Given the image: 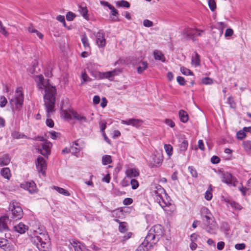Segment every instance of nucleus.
Masks as SVG:
<instances>
[{"label":"nucleus","instance_id":"f257e3e1","mask_svg":"<svg viewBox=\"0 0 251 251\" xmlns=\"http://www.w3.org/2000/svg\"><path fill=\"white\" fill-rule=\"evenodd\" d=\"M33 78L36 83L38 90L42 92L44 91V105L47 112V116L49 118L50 113L54 110L56 88L51 86L50 83L49 79H45L42 75H34Z\"/></svg>","mask_w":251,"mask_h":251},{"label":"nucleus","instance_id":"f03ea898","mask_svg":"<svg viewBox=\"0 0 251 251\" xmlns=\"http://www.w3.org/2000/svg\"><path fill=\"white\" fill-rule=\"evenodd\" d=\"M163 227L161 225H155L153 226L136 251H148L151 250L159 241L163 235Z\"/></svg>","mask_w":251,"mask_h":251},{"label":"nucleus","instance_id":"7ed1b4c3","mask_svg":"<svg viewBox=\"0 0 251 251\" xmlns=\"http://www.w3.org/2000/svg\"><path fill=\"white\" fill-rule=\"evenodd\" d=\"M200 213L206 231L211 234H216L217 225L210 211L206 207L203 206L201 208Z\"/></svg>","mask_w":251,"mask_h":251},{"label":"nucleus","instance_id":"20e7f679","mask_svg":"<svg viewBox=\"0 0 251 251\" xmlns=\"http://www.w3.org/2000/svg\"><path fill=\"white\" fill-rule=\"evenodd\" d=\"M151 194L155 201L163 208L171 205L170 197L167 195L165 189L160 185H155L152 188Z\"/></svg>","mask_w":251,"mask_h":251},{"label":"nucleus","instance_id":"39448f33","mask_svg":"<svg viewBox=\"0 0 251 251\" xmlns=\"http://www.w3.org/2000/svg\"><path fill=\"white\" fill-rule=\"evenodd\" d=\"M35 231V233L31 237V242L36 246L40 251H50V244L49 236L47 234Z\"/></svg>","mask_w":251,"mask_h":251},{"label":"nucleus","instance_id":"423d86ee","mask_svg":"<svg viewBox=\"0 0 251 251\" xmlns=\"http://www.w3.org/2000/svg\"><path fill=\"white\" fill-rule=\"evenodd\" d=\"M24 96L22 87H18L12 99L9 100V103L12 106H15L16 110H19L23 104Z\"/></svg>","mask_w":251,"mask_h":251},{"label":"nucleus","instance_id":"0eeeda50","mask_svg":"<svg viewBox=\"0 0 251 251\" xmlns=\"http://www.w3.org/2000/svg\"><path fill=\"white\" fill-rule=\"evenodd\" d=\"M90 73L92 75L94 76L96 78H99L100 79H110V78L114 77L115 75H118L119 73H121V71L120 69H115L112 71L103 73L90 71Z\"/></svg>","mask_w":251,"mask_h":251},{"label":"nucleus","instance_id":"6e6552de","mask_svg":"<svg viewBox=\"0 0 251 251\" xmlns=\"http://www.w3.org/2000/svg\"><path fill=\"white\" fill-rule=\"evenodd\" d=\"M221 181L229 187H236L238 182L235 176L227 172L222 174Z\"/></svg>","mask_w":251,"mask_h":251},{"label":"nucleus","instance_id":"1a4fd4ad","mask_svg":"<svg viewBox=\"0 0 251 251\" xmlns=\"http://www.w3.org/2000/svg\"><path fill=\"white\" fill-rule=\"evenodd\" d=\"M35 164L38 173L41 174L43 176H45L47 165L44 158L42 156H39L37 158Z\"/></svg>","mask_w":251,"mask_h":251},{"label":"nucleus","instance_id":"9d476101","mask_svg":"<svg viewBox=\"0 0 251 251\" xmlns=\"http://www.w3.org/2000/svg\"><path fill=\"white\" fill-rule=\"evenodd\" d=\"M42 149L38 148V151L43 155L48 158V156L50 154V149L52 147V143L48 140H46L41 145Z\"/></svg>","mask_w":251,"mask_h":251},{"label":"nucleus","instance_id":"9b49d317","mask_svg":"<svg viewBox=\"0 0 251 251\" xmlns=\"http://www.w3.org/2000/svg\"><path fill=\"white\" fill-rule=\"evenodd\" d=\"M104 34V32L102 30H99L95 34L96 44L99 48H103L106 45Z\"/></svg>","mask_w":251,"mask_h":251},{"label":"nucleus","instance_id":"f8f14e48","mask_svg":"<svg viewBox=\"0 0 251 251\" xmlns=\"http://www.w3.org/2000/svg\"><path fill=\"white\" fill-rule=\"evenodd\" d=\"M23 215V210L20 206H14L11 209V220L16 221L21 219Z\"/></svg>","mask_w":251,"mask_h":251},{"label":"nucleus","instance_id":"ddd939ff","mask_svg":"<svg viewBox=\"0 0 251 251\" xmlns=\"http://www.w3.org/2000/svg\"><path fill=\"white\" fill-rule=\"evenodd\" d=\"M10 222L9 217L6 215L0 217V232H6L10 230L8 223Z\"/></svg>","mask_w":251,"mask_h":251},{"label":"nucleus","instance_id":"4468645a","mask_svg":"<svg viewBox=\"0 0 251 251\" xmlns=\"http://www.w3.org/2000/svg\"><path fill=\"white\" fill-rule=\"evenodd\" d=\"M143 121L140 119L135 118L129 119L126 120H121V124L128 126H132L136 128L140 127L143 124Z\"/></svg>","mask_w":251,"mask_h":251},{"label":"nucleus","instance_id":"2eb2a0df","mask_svg":"<svg viewBox=\"0 0 251 251\" xmlns=\"http://www.w3.org/2000/svg\"><path fill=\"white\" fill-rule=\"evenodd\" d=\"M21 187L28 191L30 194H33L36 189L35 183L33 181L24 182L21 184Z\"/></svg>","mask_w":251,"mask_h":251},{"label":"nucleus","instance_id":"dca6fc26","mask_svg":"<svg viewBox=\"0 0 251 251\" xmlns=\"http://www.w3.org/2000/svg\"><path fill=\"white\" fill-rule=\"evenodd\" d=\"M70 149L73 154L77 157H79V153L82 150V147H80L77 141H75L72 143Z\"/></svg>","mask_w":251,"mask_h":251},{"label":"nucleus","instance_id":"f3484780","mask_svg":"<svg viewBox=\"0 0 251 251\" xmlns=\"http://www.w3.org/2000/svg\"><path fill=\"white\" fill-rule=\"evenodd\" d=\"M126 177L129 178H133L138 176L140 175V171L137 168H128L126 171Z\"/></svg>","mask_w":251,"mask_h":251},{"label":"nucleus","instance_id":"a211bd4d","mask_svg":"<svg viewBox=\"0 0 251 251\" xmlns=\"http://www.w3.org/2000/svg\"><path fill=\"white\" fill-rule=\"evenodd\" d=\"M15 231L20 233L23 234L28 230V226L24 223L20 222L18 224L15 225L13 227Z\"/></svg>","mask_w":251,"mask_h":251},{"label":"nucleus","instance_id":"6ab92c4d","mask_svg":"<svg viewBox=\"0 0 251 251\" xmlns=\"http://www.w3.org/2000/svg\"><path fill=\"white\" fill-rule=\"evenodd\" d=\"M195 29L194 28L186 27L183 31V36L188 40H194V32Z\"/></svg>","mask_w":251,"mask_h":251},{"label":"nucleus","instance_id":"aec40b11","mask_svg":"<svg viewBox=\"0 0 251 251\" xmlns=\"http://www.w3.org/2000/svg\"><path fill=\"white\" fill-rule=\"evenodd\" d=\"M200 56L197 52H194L192 54L191 64L195 67H197L200 65Z\"/></svg>","mask_w":251,"mask_h":251},{"label":"nucleus","instance_id":"412c9836","mask_svg":"<svg viewBox=\"0 0 251 251\" xmlns=\"http://www.w3.org/2000/svg\"><path fill=\"white\" fill-rule=\"evenodd\" d=\"M188 147V142L186 140H183L181 143L178 145V153L185 155V151Z\"/></svg>","mask_w":251,"mask_h":251},{"label":"nucleus","instance_id":"4be33fe9","mask_svg":"<svg viewBox=\"0 0 251 251\" xmlns=\"http://www.w3.org/2000/svg\"><path fill=\"white\" fill-rule=\"evenodd\" d=\"M153 166L155 167H159L162 163V156L158 155L153 154L152 155Z\"/></svg>","mask_w":251,"mask_h":251},{"label":"nucleus","instance_id":"5701e85b","mask_svg":"<svg viewBox=\"0 0 251 251\" xmlns=\"http://www.w3.org/2000/svg\"><path fill=\"white\" fill-rule=\"evenodd\" d=\"M10 158L8 154H4L0 155V166H7L10 162Z\"/></svg>","mask_w":251,"mask_h":251},{"label":"nucleus","instance_id":"b1692460","mask_svg":"<svg viewBox=\"0 0 251 251\" xmlns=\"http://www.w3.org/2000/svg\"><path fill=\"white\" fill-rule=\"evenodd\" d=\"M247 187L242 186L239 187V190L241 192L243 196H246L247 193H249L251 190V177L247 182Z\"/></svg>","mask_w":251,"mask_h":251},{"label":"nucleus","instance_id":"393cba45","mask_svg":"<svg viewBox=\"0 0 251 251\" xmlns=\"http://www.w3.org/2000/svg\"><path fill=\"white\" fill-rule=\"evenodd\" d=\"M75 111L73 110H64L62 112V115L66 120L74 119Z\"/></svg>","mask_w":251,"mask_h":251},{"label":"nucleus","instance_id":"a878e982","mask_svg":"<svg viewBox=\"0 0 251 251\" xmlns=\"http://www.w3.org/2000/svg\"><path fill=\"white\" fill-rule=\"evenodd\" d=\"M153 55L154 59L156 60L161 61L162 62H165L166 61L165 57L164 54L158 50H155L153 51Z\"/></svg>","mask_w":251,"mask_h":251},{"label":"nucleus","instance_id":"bb28decb","mask_svg":"<svg viewBox=\"0 0 251 251\" xmlns=\"http://www.w3.org/2000/svg\"><path fill=\"white\" fill-rule=\"evenodd\" d=\"M68 247L70 250L74 249L75 251H83L81 245H80V243L75 241L72 242H70Z\"/></svg>","mask_w":251,"mask_h":251},{"label":"nucleus","instance_id":"cd10ccee","mask_svg":"<svg viewBox=\"0 0 251 251\" xmlns=\"http://www.w3.org/2000/svg\"><path fill=\"white\" fill-rule=\"evenodd\" d=\"M180 120L181 122L185 123L189 119L187 113L184 110H180L178 113Z\"/></svg>","mask_w":251,"mask_h":251},{"label":"nucleus","instance_id":"c85d7f7f","mask_svg":"<svg viewBox=\"0 0 251 251\" xmlns=\"http://www.w3.org/2000/svg\"><path fill=\"white\" fill-rule=\"evenodd\" d=\"M78 11L82 16L85 19L88 20L89 16L88 15V9L86 6L80 5L78 7Z\"/></svg>","mask_w":251,"mask_h":251},{"label":"nucleus","instance_id":"c756f323","mask_svg":"<svg viewBox=\"0 0 251 251\" xmlns=\"http://www.w3.org/2000/svg\"><path fill=\"white\" fill-rule=\"evenodd\" d=\"M52 189L56 190L59 194H62L64 196H70V192L68 190H67L65 189H63L62 188H61V187H59L58 186H53Z\"/></svg>","mask_w":251,"mask_h":251},{"label":"nucleus","instance_id":"7c9ffc66","mask_svg":"<svg viewBox=\"0 0 251 251\" xmlns=\"http://www.w3.org/2000/svg\"><path fill=\"white\" fill-rule=\"evenodd\" d=\"M1 175L5 178L9 179L11 177L10 170L8 168H3L0 171Z\"/></svg>","mask_w":251,"mask_h":251},{"label":"nucleus","instance_id":"2f4dec72","mask_svg":"<svg viewBox=\"0 0 251 251\" xmlns=\"http://www.w3.org/2000/svg\"><path fill=\"white\" fill-rule=\"evenodd\" d=\"M1 249L4 251H15L14 246L9 241H8V243H5Z\"/></svg>","mask_w":251,"mask_h":251},{"label":"nucleus","instance_id":"473e14b6","mask_svg":"<svg viewBox=\"0 0 251 251\" xmlns=\"http://www.w3.org/2000/svg\"><path fill=\"white\" fill-rule=\"evenodd\" d=\"M81 42L83 44L84 47L85 48V49L86 50L90 49L88 39L87 36L86 35V34H84L81 36Z\"/></svg>","mask_w":251,"mask_h":251},{"label":"nucleus","instance_id":"72a5a7b5","mask_svg":"<svg viewBox=\"0 0 251 251\" xmlns=\"http://www.w3.org/2000/svg\"><path fill=\"white\" fill-rule=\"evenodd\" d=\"M212 187L211 185H210L208 188V189L206 190L204 194V198L207 201H210L212 199L213 196L212 194Z\"/></svg>","mask_w":251,"mask_h":251},{"label":"nucleus","instance_id":"f704fd0d","mask_svg":"<svg viewBox=\"0 0 251 251\" xmlns=\"http://www.w3.org/2000/svg\"><path fill=\"white\" fill-rule=\"evenodd\" d=\"M142 66H140L137 68V72L141 74L143 71L148 68V64L147 61H142L141 62Z\"/></svg>","mask_w":251,"mask_h":251},{"label":"nucleus","instance_id":"c9c22d12","mask_svg":"<svg viewBox=\"0 0 251 251\" xmlns=\"http://www.w3.org/2000/svg\"><path fill=\"white\" fill-rule=\"evenodd\" d=\"M112 162L111 156L109 155H105L102 157V163L103 165H106Z\"/></svg>","mask_w":251,"mask_h":251},{"label":"nucleus","instance_id":"e433bc0d","mask_svg":"<svg viewBox=\"0 0 251 251\" xmlns=\"http://www.w3.org/2000/svg\"><path fill=\"white\" fill-rule=\"evenodd\" d=\"M109 9L111 10L110 15L114 16L116 17V18H113L112 19V21H118V15H119L118 10L116 9H115V8L113 5L110 6Z\"/></svg>","mask_w":251,"mask_h":251},{"label":"nucleus","instance_id":"4c0bfd02","mask_svg":"<svg viewBox=\"0 0 251 251\" xmlns=\"http://www.w3.org/2000/svg\"><path fill=\"white\" fill-rule=\"evenodd\" d=\"M242 146L246 151H251V141L246 140L243 142Z\"/></svg>","mask_w":251,"mask_h":251},{"label":"nucleus","instance_id":"58836bf2","mask_svg":"<svg viewBox=\"0 0 251 251\" xmlns=\"http://www.w3.org/2000/svg\"><path fill=\"white\" fill-rule=\"evenodd\" d=\"M119 230L121 233H125L127 230L126 223L120 222L119 226Z\"/></svg>","mask_w":251,"mask_h":251},{"label":"nucleus","instance_id":"ea45409f","mask_svg":"<svg viewBox=\"0 0 251 251\" xmlns=\"http://www.w3.org/2000/svg\"><path fill=\"white\" fill-rule=\"evenodd\" d=\"M164 150L167 155L170 157L173 154V147L170 144H165Z\"/></svg>","mask_w":251,"mask_h":251},{"label":"nucleus","instance_id":"a19ab883","mask_svg":"<svg viewBox=\"0 0 251 251\" xmlns=\"http://www.w3.org/2000/svg\"><path fill=\"white\" fill-rule=\"evenodd\" d=\"M180 72L182 74L185 75H194L193 72L189 69L184 67H181L180 68Z\"/></svg>","mask_w":251,"mask_h":251},{"label":"nucleus","instance_id":"79ce46f5","mask_svg":"<svg viewBox=\"0 0 251 251\" xmlns=\"http://www.w3.org/2000/svg\"><path fill=\"white\" fill-rule=\"evenodd\" d=\"M221 229L222 231L224 232L226 234H227L230 229V227L227 223L223 222L221 224Z\"/></svg>","mask_w":251,"mask_h":251},{"label":"nucleus","instance_id":"37998d69","mask_svg":"<svg viewBox=\"0 0 251 251\" xmlns=\"http://www.w3.org/2000/svg\"><path fill=\"white\" fill-rule=\"evenodd\" d=\"M74 119H76L81 122H87V119L85 117L81 116L75 112V113H74Z\"/></svg>","mask_w":251,"mask_h":251},{"label":"nucleus","instance_id":"c03bdc74","mask_svg":"<svg viewBox=\"0 0 251 251\" xmlns=\"http://www.w3.org/2000/svg\"><path fill=\"white\" fill-rule=\"evenodd\" d=\"M12 136L15 139H22V138H27V136L24 134L20 133L19 132L15 131L12 133Z\"/></svg>","mask_w":251,"mask_h":251},{"label":"nucleus","instance_id":"a18cd8bd","mask_svg":"<svg viewBox=\"0 0 251 251\" xmlns=\"http://www.w3.org/2000/svg\"><path fill=\"white\" fill-rule=\"evenodd\" d=\"M246 131L244 130V128L243 130H240L237 132L236 134V137L238 139L242 140L245 138L246 136Z\"/></svg>","mask_w":251,"mask_h":251},{"label":"nucleus","instance_id":"49530a36","mask_svg":"<svg viewBox=\"0 0 251 251\" xmlns=\"http://www.w3.org/2000/svg\"><path fill=\"white\" fill-rule=\"evenodd\" d=\"M188 171L191 174V176L194 177H197L198 173L196 169L193 166H189L188 168Z\"/></svg>","mask_w":251,"mask_h":251},{"label":"nucleus","instance_id":"de8ad7c7","mask_svg":"<svg viewBox=\"0 0 251 251\" xmlns=\"http://www.w3.org/2000/svg\"><path fill=\"white\" fill-rule=\"evenodd\" d=\"M81 84L87 82V81H90L91 78L88 76L86 72L82 73L81 76Z\"/></svg>","mask_w":251,"mask_h":251},{"label":"nucleus","instance_id":"09e8293b","mask_svg":"<svg viewBox=\"0 0 251 251\" xmlns=\"http://www.w3.org/2000/svg\"><path fill=\"white\" fill-rule=\"evenodd\" d=\"M201 82L203 84L209 85L213 83V79L209 77H205L201 79Z\"/></svg>","mask_w":251,"mask_h":251},{"label":"nucleus","instance_id":"8fccbe9b","mask_svg":"<svg viewBox=\"0 0 251 251\" xmlns=\"http://www.w3.org/2000/svg\"><path fill=\"white\" fill-rule=\"evenodd\" d=\"M130 184L131 185L132 189L134 190L136 189L139 187L138 181L134 178H132L131 179Z\"/></svg>","mask_w":251,"mask_h":251},{"label":"nucleus","instance_id":"3c124183","mask_svg":"<svg viewBox=\"0 0 251 251\" xmlns=\"http://www.w3.org/2000/svg\"><path fill=\"white\" fill-rule=\"evenodd\" d=\"M7 103V100L4 96L0 97V107L3 108L5 106Z\"/></svg>","mask_w":251,"mask_h":251},{"label":"nucleus","instance_id":"603ef678","mask_svg":"<svg viewBox=\"0 0 251 251\" xmlns=\"http://www.w3.org/2000/svg\"><path fill=\"white\" fill-rule=\"evenodd\" d=\"M0 32L6 37L8 36L9 35L8 32L6 30L5 27H4L3 26L2 24L0 21Z\"/></svg>","mask_w":251,"mask_h":251},{"label":"nucleus","instance_id":"864d4df0","mask_svg":"<svg viewBox=\"0 0 251 251\" xmlns=\"http://www.w3.org/2000/svg\"><path fill=\"white\" fill-rule=\"evenodd\" d=\"M176 80L178 83L181 86H184L185 85L186 81L183 77L178 76L176 78Z\"/></svg>","mask_w":251,"mask_h":251},{"label":"nucleus","instance_id":"5fc2aeb1","mask_svg":"<svg viewBox=\"0 0 251 251\" xmlns=\"http://www.w3.org/2000/svg\"><path fill=\"white\" fill-rule=\"evenodd\" d=\"M119 5L121 7H124L126 8H129L130 7L129 3L125 0H121L119 2Z\"/></svg>","mask_w":251,"mask_h":251},{"label":"nucleus","instance_id":"6e6d98bb","mask_svg":"<svg viewBox=\"0 0 251 251\" xmlns=\"http://www.w3.org/2000/svg\"><path fill=\"white\" fill-rule=\"evenodd\" d=\"M208 5L210 9L212 11H214L216 8V2L214 0H208Z\"/></svg>","mask_w":251,"mask_h":251},{"label":"nucleus","instance_id":"4d7b16f0","mask_svg":"<svg viewBox=\"0 0 251 251\" xmlns=\"http://www.w3.org/2000/svg\"><path fill=\"white\" fill-rule=\"evenodd\" d=\"M66 19L67 21H72L74 20L75 15L74 13L71 12H68L66 14Z\"/></svg>","mask_w":251,"mask_h":251},{"label":"nucleus","instance_id":"13d9d810","mask_svg":"<svg viewBox=\"0 0 251 251\" xmlns=\"http://www.w3.org/2000/svg\"><path fill=\"white\" fill-rule=\"evenodd\" d=\"M49 133L50 135L51 138L53 140H55L57 138H59V136L60 135V134L59 133L55 131H51Z\"/></svg>","mask_w":251,"mask_h":251},{"label":"nucleus","instance_id":"bf43d9fd","mask_svg":"<svg viewBox=\"0 0 251 251\" xmlns=\"http://www.w3.org/2000/svg\"><path fill=\"white\" fill-rule=\"evenodd\" d=\"M143 25L145 27H150L153 25V23L149 20H144L143 21Z\"/></svg>","mask_w":251,"mask_h":251},{"label":"nucleus","instance_id":"052dcab7","mask_svg":"<svg viewBox=\"0 0 251 251\" xmlns=\"http://www.w3.org/2000/svg\"><path fill=\"white\" fill-rule=\"evenodd\" d=\"M132 235H133V234L131 232H128L125 235H124L123 237L122 242H126V240H127L128 239L131 238Z\"/></svg>","mask_w":251,"mask_h":251},{"label":"nucleus","instance_id":"680f3d73","mask_svg":"<svg viewBox=\"0 0 251 251\" xmlns=\"http://www.w3.org/2000/svg\"><path fill=\"white\" fill-rule=\"evenodd\" d=\"M220 158L217 156L214 155L211 158V162L213 164H218L220 162Z\"/></svg>","mask_w":251,"mask_h":251},{"label":"nucleus","instance_id":"e2e57ef3","mask_svg":"<svg viewBox=\"0 0 251 251\" xmlns=\"http://www.w3.org/2000/svg\"><path fill=\"white\" fill-rule=\"evenodd\" d=\"M165 123L171 127H174L175 126V123L171 119H166Z\"/></svg>","mask_w":251,"mask_h":251},{"label":"nucleus","instance_id":"0e129e2a","mask_svg":"<svg viewBox=\"0 0 251 251\" xmlns=\"http://www.w3.org/2000/svg\"><path fill=\"white\" fill-rule=\"evenodd\" d=\"M246 245L244 243L236 244L235 245V248L237 250H244L245 249Z\"/></svg>","mask_w":251,"mask_h":251},{"label":"nucleus","instance_id":"69168bd1","mask_svg":"<svg viewBox=\"0 0 251 251\" xmlns=\"http://www.w3.org/2000/svg\"><path fill=\"white\" fill-rule=\"evenodd\" d=\"M233 34V30L231 28H227L225 32V37H230Z\"/></svg>","mask_w":251,"mask_h":251},{"label":"nucleus","instance_id":"338daca9","mask_svg":"<svg viewBox=\"0 0 251 251\" xmlns=\"http://www.w3.org/2000/svg\"><path fill=\"white\" fill-rule=\"evenodd\" d=\"M133 202V200L131 198H127L123 201V203L125 205L131 204Z\"/></svg>","mask_w":251,"mask_h":251},{"label":"nucleus","instance_id":"774afa93","mask_svg":"<svg viewBox=\"0 0 251 251\" xmlns=\"http://www.w3.org/2000/svg\"><path fill=\"white\" fill-rule=\"evenodd\" d=\"M46 123L47 126L50 127H52L54 126V122L50 119L48 118L46 120Z\"/></svg>","mask_w":251,"mask_h":251}]
</instances>
